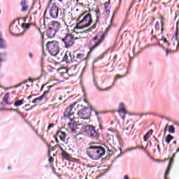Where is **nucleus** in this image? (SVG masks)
<instances>
[{"instance_id":"46","label":"nucleus","mask_w":179,"mask_h":179,"mask_svg":"<svg viewBox=\"0 0 179 179\" xmlns=\"http://www.w3.org/2000/svg\"><path fill=\"white\" fill-rule=\"evenodd\" d=\"M99 22V20H96V23H94L91 29H96V27H97V22Z\"/></svg>"},{"instance_id":"42","label":"nucleus","mask_w":179,"mask_h":179,"mask_svg":"<svg viewBox=\"0 0 179 179\" xmlns=\"http://www.w3.org/2000/svg\"><path fill=\"white\" fill-rule=\"evenodd\" d=\"M174 157H176V153L173 154L172 157L169 158V162L172 163L174 162Z\"/></svg>"},{"instance_id":"35","label":"nucleus","mask_w":179,"mask_h":179,"mask_svg":"<svg viewBox=\"0 0 179 179\" xmlns=\"http://www.w3.org/2000/svg\"><path fill=\"white\" fill-rule=\"evenodd\" d=\"M119 113V114H120V117H121V118L122 119V120H125V115L126 114H128V111H127V110H125V113H124L123 112H118Z\"/></svg>"},{"instance_id":"55","label":"nucleus","mask_w":179,"mask_h":179,"mask_svg":"<svg viewBox=\"0 0 179 179\" xmlns=\"http://www.w3.org/2000/svg\"><path fill=\"white\" fill-rule=\"evenodd\" d=\"M52 127H54V124L53 123L49 124V125L48 127V129H51V128H52Z\"/></svg>"},{"instance_id":"8","label":"nucleus","mask_w":179,"mask_h":179,"mask_svg":"<svg viewBox=\"0 0 179 179\" xmlns=\"http://www.w3.org/2000/svg\"><path fill=\"white\" fill-rule=\"evenodd\" d=\"M77 103L78 102H75L73 104L70 105L65 109L64 113V118H69V117H72V115L75 114V111H76V108H75V106H76Z\"/></svg>"},{"instance_id":"52","label":"nucleus","mask_w":179,"mask_h":179,"mask_svg":"<svg viewBox=\"0 0 179 179\" xmlns=\"http://www.w3.org/2000/svg\"><path fill=\"white\" fill-rule=\"evenodd\" d=\"M57 147L59 148L62 153H63V152H65V150H64V148H62V147H61V145L57 144Z\"/></svg>"},{"instance_id":"32","label":"nucleus","mask_w":179,"mask_h":179,"mask_svg":"<svg viewBox=\"0 0 179 179\" xmlns=\"http://www.w3.org/2000/svg\"><path fill=\"white\" fill-rule=\"evenodd\" d=\"M136 149H141V146L137 145L126 150V152H131V150H136Z\"/></svg>"},{"instance_id":"6","label":"nucleus","mask_w":179,"mask_h":179,"mask_svg":"<svg viewBox=\"0 0 179 179\" xmlns=\"http://www.w3.org/2000/svg\"><path fill=\"white\" fill-rule=\"evenodd\" d=\"M46 47L51 55L57 57L59 53V46L58 42L53 41L52 42H48Z\"/></svg>"},{"instance_id":"49","label":"nucleus","mask_w":179,"mask_h":179,"mask_svg":"<svg viewBox=\"0 0 179 179\" xmlns=\"http://www.w3.org/2000/svg\"><path fill=\"white\" fill-rule=\"evenodd\" d=\"M48 162H49L50 163H54V157H49V159H48Z\"/></svg>"},{"instance_id":"14","label":"nucleus","mask_w":179,"mask_h":179,"mask_svg":"<svg viewBox=\"0 0 179 179\" xmlns=\"http://www.w3.org/2000/svg\"><path fill=\"white\" fill-rule=\"evenodd\" d=\"M117 139L119 142L120 146H122V139L119 136H117ZM119 150H120V153L115 157V159H120V157H122V148L121 147H118Z\"/></svg>"},{"instance_id":"64","label":"nucleus","mask_w":179,"mask_h":179,"mask_svg":"<svg viewBox=\"0 0 179 179\" xmlns=\"http://www.w3.org/2000/svg\"><path fill=\"white\" fill-rule=\"evenodd\" d=\"M124 179H129L127 175L124 176Z\"/></svg>"},{"instance_id":"43","label":"nucleus","mask_w":179,"mask_h":179,"mask_svg":"<svg viewBox=\"0 0 179 179\" xmlns=\"http://www.w3.org/2000/svg\"><path fill=\"white\" fill-rule=\"evenodd\" d=\"M48 91H44L43 94L41 96V97H43V99H44L46 96L48 95Z\"/></svg>"},{"instance_id":"28","label":"nucleus","mask_w":179,"mask_h":179,"mask_svg":"<svg viewBox=\"0 0 179 179\" xmlns=\"http://www.w3.org/2000/svg\"><path fill=\"white\" fill-rule=\"evenodd\" d=\"M74 138H75V139H77V141H82V139H83V134H82V133L77 134L74 136Z\"/></svg>"},{"instance_id":"59","label":"nucleus","mask_w":179,"mask_h":179,"mask_svg":"<svg viewBox=\"0 0 179 179\" xmlns=\"http://www.w3.org/2000/svg\"><path fill=\"white\" fill-rule=\"evenodd\" d=\"M165 51H166V57H169V53L171 52V51L169 50V49H166Z\"/></svg>"},{"instance_id":"22","label":"nucleus","mask_w":179,"mask_h":179,"mask_svg":"<svg viewBox=\"0 0 179 179\" xmlns=\"http://www.w3.org/2000/svg\"><path fill=\"white\" fill-rule=\"evenodd\" d=\"M119 108L120 110H118V113H126L125 111H127V110L125 109V104L122 102H121L120 104H119Z\"/></svg>"},{"instance_id":"2","label":"nucleus","mask_w":179,"mask_h":179,"mask_svg":"<svg viewBox=\"0 0 179 179\" xmlns=\"http://www.w3.org/2000/svg\"><path fill=\"white\" fill-rule=\"evenodd\" d=\"M83 15H85V13ZM82 17L83 19L76 24V29L77 30L86 29V27H89L90 24L93 23V20H92V15L90 13H87L85 15H83Z\"/></svg>"},{"instance_id":"58","label":"nucleus","mask_w":179,"mask_h":179,"mask_svg":"<svg viewBox=\"0 0 179 179\" xmlns=\"http://www.w3.org/2000/svg\"><path fill=\"white\" fill-rule=\"evenodd\" d=\"M7 110H8V111H16V113H17V111H19V110H17V109H15V108H9V109H7Z\"/></svg>"},{"instance_id":"18","label":"nucleus","mask_w":179,"mask_h":179,"mask_svg":"<svg viewBox=\"0 0 179 179\" xmlns=\"http://www.w3.org/2000/svg\"><path fill=\"white\" fill-rule=\"evenodd\" d=\"M27 1L26 0H22L20 3V6H22L21 11L26 12L29 9V6L27 5Z\"/></svg>"},{"instance_id":"47","label":"nucleus","mask_w":179,"mask_h":179,"mask_svg":"<svg viewBox=\"0 0 179 179\" xmlns=\"http://www.w3.org/2000/svg\"><path fill=\"white\" fill-rule=\"evenodd\" d=\"M22 19H23V18H22V17H19L18 19L15 20L14 21H13V22H11V24H10V26H12L13 24H15V23H16V21H17V20L20 21V20H22Z\"/></svg>"},{"instance_id":"63","label":"nucleus","mask_w":179,"mask_h":179,"mask_svg":"<svg viewBox=\"0 0 179 179\" xmlns=\"http://www.w3.org/2000/svg\"><path fill=\"white\" fill-rule=\"evenodd\" d=\"M29 58H33V54L31 53V52H29Z\"/></svg>"},{"instance_id":"38","label":"nucleus","mask_w":179,"mask_h":179,"mask_svg":"<svg viewBox=\"0 0 179 179\" xmlns=\"http://www.w3.org/2000/svg\"><path fill=\"white\" fill-rule=\"evenodd\" d=\"M155 30H160V23L159 22V21H157L155 23Z\"/></svg>"},{"instance_id":"62","label":"nucleus","mask_w":179,"mask_h":179,"mask_svg":"<svg viewBox=\"0 0 179 179\" xmlns=\"http://www.w3.org/2000/svg\"><path fill=\"white\" fill-rule=\"evenodd\" d=\"M168 136L169 137V139H171V141H173V139H174V136L171 134H169Z\"/></svg>"},{"instance_id":"34","label":"nucleus","mask_w":179,"mask_h":179,"mask_svg":"<svg viewBox=\"0 0 179 179\" xmlns=\"http://www.w3.org/2000/svg\"><path fill=\"white\" fill-rule=\"evenodd\" d=\"M43 100V96H39L38 98H36L34 99L33 101H32V103L34 104H36V103H37L38 101H41Z\"/></svg>"},{"instance_id":"15","label":"nucleus","mask_w":179,"mask_h":179,"mask_svg":"<svg viewBox=\"0 0 179 179\" xmlns=\"http://www.w3.org/2000/svg\"><path fill=\"white\" fill-rule=\"evenodd\" d=\"M56 136H59L60 141L65 142V138H66V133L59 131L57 132Z\"/></svg>"},{"instance_id":"20","label":"nucleus","mask_w":179,"mask_h":179,"mask_svg":"<svg viewBox=\"0 0 179 179\" xmlns=\"http://www.w3.org/2000/svg\"><path fill=\"white\" fill-rule=\"evenodd\" d=\"M153 134V129H150L149 131H148L144 137H143V140L145 142H146V141H148L149 139V138H150V136H152V135Z\"/></svg>"},{"instance_id":"4","label":"nucleus","mask_w":179,"mask_h":179,"mask_svg":"<svg viewBox=\"0 0 179 179\" xmlns=\"http://www.w3.org/2000/svg\"><path fill=\"white\" fill-rule=\"evenodd\" d=\"M92 111H94V113H95V115L98 118V120H99V115L103 113V112L96 111V110H94L93 108L85 107L84 108H82L78 111V114L84 120H87L90 118V115H92Z\"/></svg>"},{"instance_id":"27","label":"nucleus","mask_w":179,"mask_h":179,"mask_svg":"<svg viewBox=\"0 0 179 179\" xmlns=\"http://www.w3.org/2000/svg\"><path fill=\"white\" fill-rule=\"evenodd\" d=\"M62 157L66 160H69V154L66 152V151H64L63 152H62Z\"/></svg>"},{"instance_id":"33","label":"nucleus","mask_w":179,"mask_h":179,"mask_svg":"<svg viewBox=\"0 0 179 179\" xmlns=\"http://www.w3.org/2000/svg\"><path fill=\"white\" fill-rule=\"evenodd\" d=\"M163 40L164 44H166V45L169 47L170 45V43H169V41H167V38L166 37L162 36L161 39H159V41H162Z\"/></svg>"},{"instance_id":"9","label":"nucleus","mask_w":179,"mask_h":179,"mask_svg":"<svg viewBox=\"0 0 179 179\" xmlns=\"http://www.w3.org/2000/svg\"><path fill=\"white\" fill-rule=\"evenodd\" d=\"M49 13L52 19H58V15H59V8L55 3L52 4Z\"/></svg>"},{"instance_id":"31","label":"nucleus","mask_w":179,"mask_h":179,"mask_svg":"<svg viewBox=\"0 0 179 179\" xmlns=\"http://www.w3.org/2000/svg\"><path fill=\"white\" fill-rule=\"evenodd\" d=\"M21 27H22V29H26L27 30L30 29V24L29 23H22L21 24Z\"/></svg>"},{"instance_id":"56","label":"nucleus","mask_w":179,"mask_h":179,"mask_svg":"<svg viewBox=\"0 0 179 179\" xmlns=\"http://www.w3.org/2000/svg\"><path fill=\"white\" fill-rule=\"evenodd\" d=\"M36 107V105L32 106L30 108L26 109L25 111H30Z\"/></svg>"},{"instance_id":"57","label":"nucleus","mask_w":179,"mask_h":179,"mask_svg":"<svg viewBox=\"0 0 179 179\" xmlns=\"http://www.w3.org/2000/svg\"><path fill=\"white\" fill-rule=\"evenodd\" d=\"M20 86H22V83H19L18 85H14L13 87H14V89H16L17 87H20Z\"/></svg>"},{"instance_id":"21","label":"nucleus","mask_w":179,"mask_h":179,"mask_svg":"<svg viewBox=\"0 0 179 179\" xmlns=\"http://www.w3.org/2000/svg\"><path fill=\"white\" fill-rule=\"evenodd\" d=\"M71 57L72 58V55L70 53L69 51H66L64 54V56L62 57V62H64L66 61V62H68V58Z\"/></svg>"},{"instance_id":"36","label":"nucleus","mask_w":179,"mask_h":179,"mask_svg":"<svg viewBox=\"0 0 179 179\" xmlns=\"http://www.w3.org/2000/svg\"><path fill=\"white\" fill-rule=\"evenodd\" d=\"M149 114H152L151 113H131V115H140L142 117L143 115H149Z\"/></svg>"},{"instance_id":"11","label":"nucleus","mask_w":179,"mask_h":179,"mask_svg":"<svg viewBox=\"0 0 179 179\" xmlns=\"http://www.w3.org/2000/svg\"><path fill=\"white\" fill-rule=\"evenodd\" d=\"M57 34V32L55 31V30L52 29V28H48L46 30V36L48 37V38H54V37H55V35Z\"/></svg>"},{"instance_id":"29","label":"nucleus","mask_w":179,"mask_h":179,"mask_svg":"<svg viewBox=\"0 0 179 179\" xmlns=\"http://www.w3.org/2000/svg\"><path fill=\"white\" fill-rule=\"evenodd\" d=\"M110 2H111V0H108V2H106L104 6H105V10L106 12V13H108V12H110V9H108L109 8V5H110Z\"/></svg>"},{"instance_id":"44","label":"nucleus","mask_w":179,"mask_h":179,"mask_svg":"<svg viewBox=\"0 0 179 179\" xmlns=\"http://www.w3.org/2000/svg\"><path fill=\"white\" fill-rule=\"evenodd\" d=\"M165 142H166V143H170V142H171V140L170 139V138L169 137V135H167L165 138Z\"/></svg>"},{"instance_id":"23","label":"nucleus","mask_w":179,"mask_h":179,"mask_svg":"<svg viewBox=\"0 0 179 179\" xmlns=\"http://www.w3.org/2000/svg\"><path fill=\"white\" fill-rule=\"evenodd\" d=\"M57 71L59 72V73L61 76H64V75H65V73H68V69H66V68L58 69Z\"/></svg>"},{"instance_id":"12","label":"nucleus","mask_w":179,"mask_h":179,"mask_svg":"<svg viewBox=\"0 0 179 179\" xmlns=\"http://www.w3.org/2000/svg\"><path fill=\"white\" fill-rule=\"evenodd\" d=\"M0 48H2L3 50H5V48H6V42L5 41V40L2 39L0 38ZM6 55V53H0V56L1 55ZM3 62V59L0 57V62Z\"/></svg>"},{"instance_id":"37","label":"nucleus","mask_w":179,"mask_h":179,"mask_svg":"<svg viewBox=\"0 0 179 179\" xmlns=\"http://www.w3.org/2000/svg\"><path fill=\"white\" fill-rule=\"evenodd\" d=\"M120 78H124V76H121V75H118V74L116 75V76H115V79H114V82H113L112 86H114V85H115V83L117 79H120Z\"/></svg>"},{"instance_id":"7","label":"nucleus","mask_w":179,"mask_h":179,"mask_svg":"<svg viewBox=\"0 0 179 179\" xmlns=\"http://www.w3.org/2000/svg\"><path fill=\"white\" fill-rule=\"evenodd\" d=\"M73 36L71 34H65L64 38H62V41L65 44L66 48H69L73 45Z\"/></svg>"},{"instance_id":"26","label":"nucleus","mask_w":179,"mask_h":179,"mask_svg":"<svg viewBox=\"0 0 179 179\" xmlns=\"http://www.w3.org/2000/svg\"><path fill=\"white\" fill-rule=\"evenodd\" d=\"M24 100L21 99V100H17L14 102V106L15 107H20V106H23Z\"/></svg>"},{"instance_id":"25","label":"nucleus","mask_w":179,"mask_h":179,"mask_svg":"<svg viewBox=\"0 0 179 179\" xmlns=\"http://www.w3.org/2000/svg\"><path fill=\"white\" fill-rule=\"evenodd\" d=\"M108 52V50L105 51L102 55H101L99 57H96L94 60L93 64H95V62H97L98 61H100V59H103L104 58V55Z\"/></svg>"},{"instance_id":"51","label":"nucleus","mask_w":179,"mask_h":179,"mask_svg":"<svg viewBox=\"0 0 179 179\" xmlns=\"http://www.w3.org/2000/svg\"><path fill=\"white\" fill-rule=\"evenodd\" d=\"M17 114H20V117L24 120V115H23V113H22V112L20 111H17Z\"/></svg>"},{"instance_id":"61","label":"nucleus","mask_w":179,"mask_h":179,"mask_svg":"<svg viewBox=\"0 0 179 179\" xmlns=\"http://www.w3.org/2000/svg\"><path fill=\"white\" fill-rule=\"evenodd\" d=\"M94 12H95V16H96L97 19H99V10H96Z\"/></svg>"},{"instance_id":"24","label":"nucleus","mask_w":179,"mask_h":179,"mask_svg":"<svg viewBox=\"0 0 179 179\" xmlns=\"http://www.w3.org/2000/svg\"><path fill=\"white\" fill-rule=\"evenodd\" d=\"M83 57H85L84 53H78V54H77L76 57H75V56H73L72 61L77 62L78 59H82V58H83Z\"/></svg>"},{"instance_id":"1","label":"nucleus","mask_w":179,"mask_h":179,"mask_svg":"<svg viewBox=\"0 0 179 179\" xmlns=\"http://www.w3.org/2000/svg\"><path fill=\"white\" fill-rule=\"evenodd\" d=\"M87 155L92 160H100L106 156V148L102 145H90L87 148Z\"/></svg>"},{"instance_id":"16","label":"nucleus","mask_w":179,"mask_h":179,"mask_svg":"<svg viewBox=\"0 0 179 179\" xmlns=\"http://www.w3.org/2000/svg\"><path fill=\"white\" fill-rule=\"evenodd\" d=\"M70 129L71 130V132H75L76 133V129H79V128L78 127V124H76V122H69L68 124Z\"/></svg>"},{"instance_id":"53","label":"nucleus","mask_w":179,"mask_h":179,"mask_svg":"<svg viewBox=\"0 0 179 179\" xmlns=\"http://www.w3.org/2000/svg\"><path fill=\"white\" fill-rule=\"evenodd\" d=\"M83 16H85V14H81L78 18L76 20V22H79L80 19H82V17H83Z\"/></svg>"},{"instance_id":"19","label":"nucleus","mask_w":179,"mask_h":179,"mask_svg":"<svg viewBox=\"0 0 179 179\" xmlns=\"http://www.w3.org/2000/svg\"><path fill=\"white\" fill-rule=\"evenodd\" d=\"M94 84L96 87V89H98V90H100V92H106V90H110V89H111V87H112V86H110L106 89L100 88L99 86L97 85V82H96V78H94Z\"/></svg>"},{"instance_id":"5","label":"nucleus","mask_w":179,"mask_h":179,"mask_svg":"<svg viewBox=\"0 0 179 179\" xmlns=\"http://www.w3.org/2000/svg\"><path fill=\"white\" fill-rule=\"evenodd\" d=\"M106 38V33L102 34L101 36L100 35H96L94 36L91 39V43H94V45L90 48V52H92L94 51V50H96L97 47L100 45L103 41L104 39Z\"/></svg>"},{"instance_id":"40","label":"nucleus","mask_w":179,"mask_h":179,"mask_svg":"<svg viewBox=\"0 0 179 179\" xmlns=\"http://www.w3.org/2000/svg\"><path fill=\"white\" fill-rule=\"evenodd\" d=\"M141 150H143V152H145V153H146V155H148L149 157H150V154L149 153V152H148V150H146V148H144L143 146H141Z\"/></svg>"},{"instance_id":"54","label":"nucleus","mask_w":179,"mask_h":179,"mask_svg":"<svg viewBox=\"0 0 179 179\" xmlns=\"http://www.w3.org/2000/svg\"><path fill=\"white\" fill-rule=\"evenodd\" d=\"M163 26H164V23H163V22H161V27H162L161 31H162V33H163V30H164V28Z\"/></svg>"},{"instance_id":"50","label":"nucleus","mask_w":179,"mask_h":179,"mask_svg":"<svg viewBox=\"0 0 179 179\" xmlns=\"http://www.w3.org/2000/svg\"><path fill=\"white\" fill-rule=\"evenodd\" d=\"M57 148H58V145L52 147L51 150L54 152L55 150H57Z\"/></svg>"},{"instance_id":"48","label":"nucleus","mask_w":179,"mask_h":179,"mask_svg":"<svg viewBox=\"0 0 179 179\" xmlns=\"http://www.w3.org/2000/svg\"><path fill=\"white\" fill-rule=\"evenodd\" d=\"M52 173H54V174L55 176H58V173H57V169H55V168L52 167Z\"/></svg>"},{"instance_id":"10","label":"nucleus","mask_w":179,"mask_h":179,"mask_svg":"<svg viewBox=\"0 0 179 179\" xmlns=\"http://www.w3.org/2000/svg\"><path fill=\"white\" fill-rule=\"evenodd\" d=\"M49 28H50L52 30H55V31L57 33V31L61 29V23L57 21H52L50 24H49Z\"/></svg>"},{"instance_id":"41","label":"nucleus","mask_w":179,"mask_h":179,"mask_svg":"<svg viewBox=\"0 0 179 179\" xmlns=\"http://www.w3.org/2000/svg\"><path fill=\"white\" fill-rule=\"evenodd\" d=\"M52 0L50 1L49 3L48 4L46 10L44 11L43 16L45 17V15H47V9L50 8V5H51Z\"/></svg>"},{"instance_id":"60","label":"nucleus","mask_w":179,"mask_h":179,"mask_svg":"<svg viewBox=\"0 0 179 179\" xmlns=\"http://www.w3.org/2000/svg\"><path fill=\"white\" fill-rule=\"evenodd\" d=\"M57 136H55L54 138L55 139V142L56 143H59V140H58V137H57Z\"/></svg>"},{"instance_id":"45","label":"nucleus","mask_w":179,"mask_h":179,"mask_svg":"<svg viewBox=\"0 0 179 179\" xmlns=\"http://www.w3.org/2000/svg\"><path fill=\"white\" fill-rule=\"evenodd\" d=\"M155 45H159V47H161V48H163V50H164V46L160 43V41H159L158 43H155Z\"/></svg>"},{"instance_id":"13","label":"nucleus","mask_w":179,"mask_h":179,"mask_svg":"<svg viewBox=\"0 0 179 179\" xmlns=\"http://www.w3.org/2000/svg\"><path fill=\"white\" fill-rule=\"evenodd\" d=\"M178 31H179V21H178L176 22V31L175 32V36H173V38H175V40L177 41V49L178 50L179 48V34H178Z\"/></svg>"},{"instance_id":"39","label":"nucleus","mask_w":179,"mask_h":179,"mask_svg":"<svg viewBox=\"0 0 179 179\" xmlns=\"http://www.w3.org/2000/svg\"><path fill=\"white\" fill-rule=\"evenodd\" d=\"M103 171L104 172L101 173L99 176H98L96 178H100V177H103V176H104L108 171V169H104Z\"/></svg>"},{"instance_id":"3","label":"nucleus","mask_w":179,"mask_h":179,"mask_svg":"<svg viewBox=\"0 0 179 179\" xmlns=\"http://www.w3.org/2000/svg\"><path fill=\"white\" fill-rule=\"evenodd\" d=\"M83 132L88 135L89 138L91 139H99L100 138V134L97 131H96V127L93 125H85L83 128Z\"/></svg>"},{"instance_id":"17","label":"nucleus","mask_w":179,"mask_h":179,"mask_svg":"<svg viewBox=\"0 0 179 179\" xmlns=\"http://www.w3.org/2000/svg\"><path fill=\"white\" fill-rule=\"evenodd\" d=\"M9 92H7L5 95H4V96H3V101L2 102H1V106H8V105H9V102L8 101V100L9 99Z\"/></svg>"},{"instance_id":"30","label":"nucleus","mask_w":179,"mask_h":179,"mask_svg":"<svg viewBox=\"0 0 179 179\" xmlns=\"http://www.w3.org/2000/svg\"><path fill=\"white\" fill-rule=\"evenodd\" d=\"M168 131L169 134H174L176 132V128H174V126L170 125L169 126Z\"/></svg>"}]
</instances>
